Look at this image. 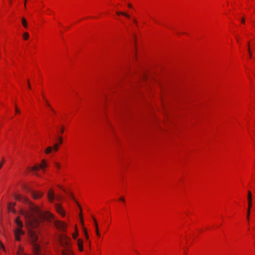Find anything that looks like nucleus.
<instances>
[{
    "label": "nucleus",
    "mask_w": 255,
    "mask_h": 255,
    "mask_svg": "<svg viewBox=\"0 0 255 255\" xmlns=\"http://www.w3.org/2000/svg\"><path fill=\"white\" fill-rule=\"evenodd\" d=\"M15 227L14 229V234L15 240L17 241L20 240V236L24 234V231L22 230L23 224L21 221L20 220L19 217H17L14 220Z\"/></svg>",
    "instance_id": "nucleus-1"
},
{
    "label": "nucleus",
    "mask_w": 255,
    "mask_h": 255,
    "mask_svg": "<svg viewBox=\"0 0 255 255\" xmlns=\"http://www.w3.org/2000/svg\"><path fill=\"white\" fill-rule=\"evenodd\" d=\"M70 239L65 235L62 236L60 238V244L64 248V249H70Z\"/></svg>",
    "instance_id": "nucleus-2"
},
{
    "label": "nucleus",
    "mask_w": 255,
    "mask_h": 255,
    "mask_svg": "<svg viewBox=\"0 0 255 255\" xmlns=\"http://www.w3.org/2000/svg\"><path fill=\"white\" fill-rule=\"evenodd\" d=\"M47 166V163L46 161L43 159L41 161V163L39 164H37L31 168H30V171L31 172H34L38 170L39 169H41L43 170Z\"/></svg>",
    "instance_id": "nucleus-3"
},
{
    "label": "nucleus",
    "mask_w": 255,
    "mask_h": 255,
    "mask_svg": "<svg viewBox=\"0 0 255 255\" xmlns=\"http://www.w3.org/2000/svg\"><path fill=\"white\" fill-rule=\"evenodd\" d=\"M248 208L247 211V220L249 221L250 220V215L251 212V208L252 207V193L251 191H248Z\"/></svg>",
    "instance_id": "nucleus-4"
},
{
    "label": "nucleus",
    "mask_w": 255,
    "mask_h": 255,
    "mask_svg": "<svg viewBox=\"0 0 255 255\" xmlns=\"http://www.w3.org/2000/svg\"><path fill=\"white\" fill-rule=\"evenodd\" d=\"M131 41L133 45V54L134 58L136 59L137 58V48L136 46V36L135 34L133 35L132 38L131 39Z\"/></svg>",
    "instance_id": "nucleus-5"
},
{
    "label": "nucleus",
    "mask_w": 255,
    "mask_h": 255,
    "mask_svg": "<svg viewBox=\"0 0 255 255\" xmlns=\"http://www.w3.org/2000/svg\"><path fill=\"white\" fill-rule=\"evenodd\" d=\"M55 227L59 230L64 231L67 228V225L63 222L56 221L55 222Z\"/></svg>",
    "instance_id": "nucleus-6"
},
{
    "label": "nucleus",
    "mask_w": 255,
    "mask_h": 255,
    "mask_svg": "<svg viewBox=\"0 0 255 255\" xmlns=\"http://www.w3.org/2000/svg\"><path fill=\"white\" fill-rule=\"evenodd\" d=\"M55 209H56L57 212L59 214L61 215L62 216H65V214L64 211L63 210L62 207H61V206L60 204H57V203L55 204Z\"/></svg>",
    "instance_id": "nucleus-7"
},
{
    "label": "nucleus",
    "mask_w": 255,
    "mask_h": 255,
    "mask_svg": "<svg viewBox=\"0 0 255 255\" xmlns=\"http://www.w3.org/2000/svg\"><path fill=\"white\" fill-rule=\"evenodd\" d=\"M31 195L34 199H37L42 196L43 193L41 192L32 191L31 192Z\"/></svg>",
    "instance_id": "nucleus-8"
},
{
    "label": "nucleus",
    "mask_w": 255,
    "mask_h": 255,
    "mask_svg": "<svg viewBox=\"0 0 255 255\" xmlns=\"http://www.w3.org/2000/svg\"><path fill=\"white\" fill-rule=\"evenodd\" d=\"M47 196L49 201L51 202H53L54 200L55 196L54 192L52 191V190L50 189L49 190Z\"/></svg>",
    "instance_id": "nucleus-9"
},
{
    "label": "nucleus",
    "mask_w": 255,
    "mask_h": 255,
    "mask_svg": "<svg viewBox=\"0 0 255 255\" xmlns=\"http://www.w3.org/2000/svg\"><path fill=\"white\" fill-rule=\"evenodd\" d=\"M63 255H74L73 252L71 251V249H64L62 251Z\"/></svg>",
    "instance_id": "nucleus-10"
},
{
    "label": "nucleus",
    "mask_w": 255,
    "mask_h": 255,
    "mask_svg": "<svg viewBox=\"0 0 255 255\" xmlns=\"http://www.w3.org/2000/svg\"><path fill=\"white\" fill-rule=\"evenodd\" d=\"M77 244L78 246V249L80 251H82L83 250V242L80 239H78L77 241Z\"/></svg>",
    "instance_id": "nucleus-11"
},
{
    "label": "nucleus",
    "mask_w": 255,
    "mask_h": 255,
    "mask_svg": "<svg viewBox=\"0 0 255 255\" xmlns=\"http://www.w3.org/2000/svg\"><path fill=\"white\" fill-rule=\"evenodd\" d=\"M93 220H94V222L95 225L96 235L97 236L100 237V234L99 232L98 226V224H97V221L95 218H93Z\"/></svg>",
    "instance_id": "nucleus-12"
},
{
    "label": "nucleus",
    "mask_w": 255,
    "mask_h": 255,
    "mask_svg": "<svg viewBox=\"0 0 255 255\" xmlns=\"http://www.w3.org/2000/svg\"><path fill=\"white\" fill-rule=\"evenodd\" d=\"M15 204L13 203H9L8 206V209L9 211L14 213L15 210L13 209V207L14 206Z\"/></svg>",
    "instance_id": "nucleus-13"
},
{
    "label": "nucleus",
    "mask_w": 255,
    "mask_h": 255,
    "mask_svg": "<svg viewBox=\"0 0 255 255\" xmlns=\"http://www.w3.org/2000/svg\"><path fill=\"white\" fill-rule=\"evenodd\" d=\"M21 22L23 26L24 27L27 28V23L25 18L23 17L21 19Z\"/></svg>",
    "instance_id": "nucleus-14"
},
{
    "label": "nucleus",
    "mask_w": 255,
    "mask_h": 255,
    "mask_svg": "<svg viewBox=\"0 0 255 255\" xmlns=\"http://www.w3.org/2000/svg\"><path fill=\"white\" fill-rule=\"evenodd\" d=\"M53 149V147L51 146H48L46 149H45V153L46 154H49L51 152L52 150Z\"/></svg>",
    "instance_id": "nucleus-15"
},
{
    "label": "nucleus",
    "mask_w": 255,
    "mask_h": 255,
    "mask_svg": "<svg viewBox=\"0 0 255 255\" xmlns=\"http://www.w3.org/2000/svg\"><path fill=\"white\" fill-rule=\"evenodd\" d=\"M42 97H43V98L44 99V100H45V103H46V105H47L48 107H49V108H50V109H51L52 111H53V109H52V108H51V107L50 105L49 104V103L48 101H47V100H46V98H45V96H44V95H42Z\"/></svg>",
    "instance_id": "nucleus-16"
},
{
    "label": "nucleus",
    "mask_w": 255,
    "mask_h": 255,
    "mask_svg": "<svg viewBox=\"0 0 255 255\" xmlns=\"http://www.w3.org/2000/svg\"><path fill=\"white\" fill-rule=\"evenodd\" d=\"M23 38L25 40H27L29 38V34L26 32H24L23 34Z\"/></svg>",
    "instance_id": "nucleus-17"
},
{
    "label": "nucleus",
    "mask_w": 255,
    "mask_h": 255,
    "mask_svg": "<svg viewBox=\"0 0 255 255\" xmlns=\"http://www.w3.org/2000/svg\"><path fill=\"white\" fill-rule=\"evenodd\" d=\"M16 198L17 199V200H23L24 201H27V199L24 198V197H21L20 195H17L16 197Z\"/></svg>",
    "instance_id": "nucleus-18"
},
{
    "label": "nucleus",
    "mask_w": 255,
    "mask_h": 255,
    "mask_svg": "<svg viewBox=\"0 0 255 255\" xmlns=\"http://www.w3.org/2000/svg\"><path fill=\"white\" fill-rule=\"evenodd\" d=\"M53 149L55 151H58L59 149V144L56 143L54 144V147H53Z\"/></svg>",
    "instance_id": "nucleus-19"
},
{
    "label": "nucleus",
    "mask_w": 255,
    "mask_h": 255,
    "mask_svg": "<svg viewBox=\"0 0 255 255\" xmlns=\"http://www.w3.org/2000/svg\"><path fill=\"white\" fill-rule=\"evenodd\" d=\"M23 253L22 249L19 247L17 252V255H21Z\"/></svg>",
    "instance_id": "nucleus-20"
},
{
    "label": "nucleus",
    "mask_w": 255,
    "mask_h": 255,
    "mask_svg": "<svg viewBox=\"0 0 255 255\" xmlns=\"http://www.w3.org/2000/svg\"><path fill=\"white\" fill-rule=\"evenodd\" d=\"M54 166L58 169H59L60 168V167H61V165L58 162H55L54 163Z\"/></svg>",
    "instance_id": "nucleus-21"
},
{
    "label": "nucleus",
    "mask_w": 255,
    "mask_h": 255,
    "mask_svg": "<svg viewBox=\"0 0 255 255\" xmlns=\"http://www.w3.org/2000/svg\"><path fill=\"white\" fill-rule=\"evenodd\" d=\"M58 140L60 144H62L63 142V137L61 136L58 137Z\"/></svg>",
    "instance_id": "nucleus-22"
},
{
    "label": "nucleus",
    "mask_w": 255,
    "mask_h": 255,
    "mask_svg": "<svg viewBox=\"0 0 255 255\" xmlns=\"http://www.w3.org/2000/svg\"><path fill=\"white\" fill-rule=\"evenodd\" d=\"M2 249L3 251H5L4 245L2 244V243L0 242V250Z\"/></svg>",
    "instance_id": "nucleus-23"
},
{
    "label": "nucleus",
    "mask_w": 255,
    "mask_h": 255,
    "mask_svg": "<svg viewBox=\"0 0 255 255\" xmlns=\"http://www.w3.org/2000/svg\"><path fill=\"white\" fill-rule=\"evenodd\" d=\"M123 13H124V12H122V11H116V14L118 15H123Z\"/></svg>",
    "instance_id": "nucleus-24"
},
{
    "label": "nucleus",
    "mask_w": 255,
    "mask_h": 255,
    "mask_svg": "<svg viewBox=\"0 0 255 255\" xmlns=\"http://www.w3.org/2000/svg\"><path fill=\"white\" fill-rule=\"evenodd\" d=\"M123 15H124V16H126L128 18H129L130 17V15L128 14L126 12H124V13H123Z\"/></svg>",
    "instance_id": "nucleus-25"
},
{
    "label": "nucleus",
    "mask_w": 255,
    "mask_h": 255,
    "mask_svg": "<svg viewBox=\"0 0 255 255\" xmlns=\"http://www.w3.org/2000/svg\"><path fill=\"white\" fill-rule=\"evenodd\" d=\"M64 127L63 126H62L60 131L61 134H63V133L64 132Z\"/></svg>",
    "instance_id": "nucleus-26"
},
{
    "label": "nucleus",
    "mask_w": 255,
    "mask_h": 255,
    "mask_svg": "<svg viewBox=\"0 0 255 255\" xmlns=\"http://www.w3.org/2000/svg\"><path fill=\"white\" fill-rule=\"evenodd\" d=\"M4 162V159H2V160L1 162V163H0V169L2 167V165H3V164Z\"/></svg>",
    "instance_id": "nucleus-27"
},
{
    "label": "nucleus",
    "mask_w": 255,
    "mask_h": 255,
    "mask_svg": "<svg viewBox=\"0 0 255 255\" xmlns=\"http://www.w3.org/2000/svg\"><path fill=\"white\" fill-rule=\"evenodd\" d=\"M119 200L121 201H122L123 202H124L125 201V199H124V198L123 197H121L119 198Z\"/></svg>",
    "instance_id": "nucleus-28"
},
{
    "label": "nucleus",
    "mask_w": 255,
    "mask_h": 255,
    "mask_svg": "<svg viewBox=\"0 0 255 255\" xmlns=\"http://www.w3.org/2000/svg\"><path fill=\"white\" fill-rule=\"evenodd\" d=\"M78 237V234L77 233H75L73 235V237L74 239H76Z\"/></svg>",
    "instance_id": "nucleus-29"
},
{
    "label": "nucleus",
    "mask_w": 255,
    "mask_h": 255,
    "mask_svg": "<svg viewBox=\"0 0 255 255\" xmlns=\"http://www.w3.org/2000/svg\"><path fill=\"white\" fill-rule=\"evenodd\" d=\"M15 112L17 114H19L20 112V111L16 107L15 108Z\"/></svg>",
    "instance_id": "nucleus-30"
},
{
    "label": "nucleus",
    "mask_w": 255,
    "mask_h": 255,
    "mask_svg": "<svg viewBox=\"0 0 255 255\" xmlns=\"http://www.w3.org/2000/svg\"><path fill=\"white\" fill-rule=\"evenodd\" d=\"M27 83H28V87L29 89H30L31 87H30V85L29 81L28 80H27Z\"/></svg>",
    "instance_id": "nucleus-31"
},
{
    "label": "nucleus",
    "mask_w": 255,
    "mask_h": 255,
    "mask_svg": "<svg viewBox=\"0 0 255 255\" xmlns=\"http://www.w3.org/2000/svg\"><path fill=\"white\" fill-rule=\"evenodd\" d=\"M60 196H58V197H56V199L58 200V201H60Z\"/></svg>",
    "instance_id": "nucleus-32"
},
{
    "label": "nucleus",
    "mask_w": 255,
    "mask_h": 255,
    "mask_svg": "<svg viewBox=\"0 0 255 255\" xmlns=\"http://www.w3.org/2000/svg\"><path fill=\"white\" fill-rule=\"evenodd\" d=\"M85 236H86V237L87 239L88 238V234L85 231Z\"/></svg>",
    "instance_id": "nucleus-33"
},
{
    "label": "nucleus",
    "mask_w": 255,
    "mask_h": 255,
    "mask_svg": "<svg viewBox=\"0 0 255 255\" xmlns=\"http://www.w3.org/2000/svg\"><path fill=\"white\" fill-rule=\"evenodd\" d=\"M133 22H134V23H137V21H136V19H135V18H133Z\"/></svg>",
    "instance_id": "nucleus-34"
},
{
    "label": "nucleus",
    "mask_w": 255,
    "mask_h": 255,
    "mask_svg": "<svg viewBox=\"0 0 255 255\" xmlns=\"http://www.w3.org/2000/svg\"><path fill=\"white\" fill-rule=\"evenodd\" d=\"M245 19L244 18H243L242 19V23H245Z\"/></svg>",
    "instance_id": "nucleus-35"
},
{
    "label": "nucleus",
    "mask_w": 255,
    "mask_h": 255,
    "mask_svg": "<svg viewBox=\"0 0 255 255\" xmlns=\"http://www.w3.org/2000/svg\"><path fill=\"white\" fill-rule=\"evenodd\" d=\"M128 7L130 8V7H132V5H131L130 3H129V4H128Z\"/></svg>",
    "instance_id": "nucleus-36"
},
{
    "label": "nucleus",
    "mask_w": 255,
    "mask_h": 255,
    "mask_svg": "<svg viewBox=\"0 0 255 255\" xmlns=\"http://www.w3.org/2000/svg\"><path fill=\"white\" fill-rule=\"evenodd\" d=\"M27 0H25V1H24V6H26V2Z\"/></svg>",
    "instance_id": "nucleus-37"
},
{
    "label": "nucleus",
    "mask_w": 255,
    "mask_h": 255,
    "mask_svg": "<svg viewBox=\"0 0 255 255\" xmlns=\"http://www.w3.org/2000/svg\"><path fill=\"white\" fill-rule=\"evenodd\" d=\"M35 174L37 176H39V175L37 173H35Z\"/></svg>",
    "instance_id": "nucleus-38"
},
{
    "label": "nucleus",
    "mask_w": 255,
    "mask_h": 255,
    "mask_svg": "<svg viewBox=\"0 0 255 255\" xmlns=\"http://www.w3.org/2000/svg\"><path fill=\"white\" fill-rule=\"evenodd\" d=\"M249 56H250V57H251L252 55H251V53H250V55H249Z\"/></svg>",
    "instance_id": "nucleus-39"
},
{
    "label": "nucleus",
    "mask_w": 255,
    "mask_h": 255,
    "mask_svg": "<svg viewBox=\"0 0 255 255\" xmlns=\"http://www.w3.org/2000/svg\"><path fill=\"white\" fill-rule=\"evenodd\" d=\"M248 50H249V52L250 53V49H248Z\"/></svg>",
    "instance_id": "nucleus-40"
}]
</instances>
